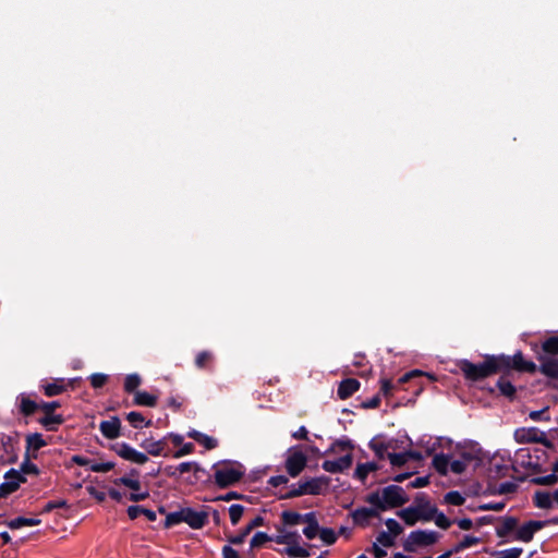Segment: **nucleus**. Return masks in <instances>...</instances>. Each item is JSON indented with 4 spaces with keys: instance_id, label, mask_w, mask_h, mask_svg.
Returning <instances> with one entry per match:
<instances>
[{
    "instance_id": "nucleus-1",
    "label": "nucleus",
    "mask_w": 558,
    "mask_h": 558,
    "mask_svg": "<svg viewBox=\"0 0 558 558\" xmlns=\"http://www.w3.org/2000/svg\"><path fill=\"white\" fill-rule=\"evenodd\" d=\"M366 501L379 510H386L404 505L408 501V497L402 487L389 485L381 493L375 492L369 494Z\"/></svg>"
},
{
    "instance_id": "nucleus-2",
    "label": "nucleus",
    "mask_w": 558,
    "mask_h": 558,
    "mask_svg": "<svg viewBox=\"0 0 558 558\" xmlns=\"http://www.w3.org/2000/svg\"><path fill=\"white\" fill-rule=\"evenodd\" d=\"M405 524L412 526L417 521H430L436 514V507H434L423 496H417L413 506L404 508L397 512Z\"/></svg>"
},
{
    "instance_id": "nucleus-3",
    "label": "nucleus",
    "mask_w": 558,
    "mask_h": 558,
    "mask_svg": "<svg viewBox=\"0 0 558 558\" xmlns=\"http://www.w3.org/2000/svg\"><path fill=\"white\" fill-rule=\"evenodd\" d=\"M352 445L350 441L338 440L329 449V452H344L335 460H325L322 464L324 471L332 474L342 473L351 468L353 463Z\"/></svg>"
},
{
    "instance_id": "nucleus-4",
    "label": "nucleus",
    "mask_w": 558,
    "mask_h": 558,
    "mask_svg": "<svg viewBox=\"0 0 558 558\" xmlns=\"http://www.w3.org/2000/svg\"><path fill=\"white\" fill-rule=\"evenodd\" d=\"M458 366L464 377L473 381L486 378L499 371L496 356H489L480 364L471 363L468 360H461L458 363Z\"/></svg>"
},
{
    "instance_id": "nucleus-5",
    "label": "nucleus",
    "mask_w": 558,
    "mask_h": 558,
    "mask_svg": "<svg viewBox=\"0 0 558 558\" xmlns=\"http://www.w3.org/2000/svg\"><path fill=\"white\" fill-rule=\"evenodd\" d=\"M244 473V468L239 463H223L218 465L215 470V483L219 487L226 488L238 483L243 477Z\"/></svg>"
},
{
    "instance_id": "nucleus-6",
    "label": "nucleus",
    "mask_w": 558,
    "mask_h": 558,
    "mask_svg": "<svg viewBox=\"0 0 558 558\" xmlns=\"http://www.w3.org/2000/svg\"><path fill=\"white\" fill-rule=\"evenodd\" d=\"M439 539V534L435 531L417 530L409 534L404 542V549L407 551H414L416 547L429 546Z\"/></svg>"
},
{
    "instance_id": "nucleus-7",
    "label": "nucleus",
    "mask_w": 558,
    "mask_h": 558,
    "mask_svg": "<svg viewBox=\"0 0 558 558\" xmlns=\"http://www.w3.org/2000/svg\"><path fill=\"white\" fill-rule=\"evenodd\" d=\"M307 464L306 454L296 446L287 451L286 470L291 477H296Z\"/></svg>"
},
{
    "instance_id": "nucleus-8",
    "label": "nucleus",
    "mask_w": 558,
    "mask_h": 558,
    "mask_svg": "<svg viewBox=\"0 0 558 558\" xmlns=\"http://www.w3.org/2000/svg\"><path fill=\"white\" fill-rule=\"evenodd\" d=\"M498 361V368H514L518 371L534 373L536 371V365L531 361H525L522 353L518 352L513 356H496Z\"/></svg>"
},
{
    "instance_id": "nucleus-9",
    "label": "nucleus",
    "mask_w": 558,
    "mask_h": 558,
    "mask_svg": "<svg viewBox=\"0 0 558 558\" xmlns=\"http://www.w3.org/2000/svg\"><path fill=\"white\" fill-rule=\"evenodd\" d=\"M513 436L518 444L535 442V444L548 445L545 434L536 427L518 428V429H515Z\"/></svg>"
},
{
    "instance_id": "nucleus-10",
    "label": "nucleus",
    "mask_w": 558,
    "mask_h": 558,
    "mask_svg": "<svg viewBox=\"0 0 558 558\" xmlns=\"http://www.w3.org/2000/svg\"><path fill=\"white\" fill-rule=\"evenodd\" d=\"M4 482L0 485V498H5L10 494L17 490L20 485L26 481V478L16 470L11 469L4 475Z\"/></svg>"
},
{
    "instance_id": "nucleus-11",
    "label": "nucleus",
    "mask_w": 558,
    "mask_h": 558,
    "mask_svg": "<svg viewBox=\"0 0 558 558\" xmlns=\"http://www.w3.org/2000/svg\"><path fill=\"white\" fill-rule=\"evenodd\" d=\"M114 450L122 459L136 464H144L148 461L146 453L137 451L126 442L117 444Z\"/></svg>"
},
{
    "instance_id": "nucleus-12",
    "label": "nucleus",
    "mask_w": 558,
    "mask_h": 558,
    "mask_svg": "<svg viewBox=\"0 0 558 558\" xmlns=\"http://www.w3.org/2000/svg\"><path fill=\"white\" fill-rule=\"evenodd\" d=\"M546 525L544 521H529L515 530L514 539L529 543L534 534Z\"/></svg>"
},
{
    "instance_id": "nucleus-13",
    "label": "nucleus",
    "mask_w": 558,
    "mask_h": 558,
    "mask_svg": "<svg viewBox=\"0 0 558 558\" xmlns=\"http://www.w3.org/2000/svg\"><path fill=\"white\" fill-rule=\"evenodd\" d=\"M208 515L204 511H196L192 508H183V522L192 529H202L207 523Z\"/></svg>"
},
{
    "instance_id": "nucleus-14",
    "label": "nucleus",
    "mask_w": 558,
    "mask_h": 558,
    "mask_svg": "<svg viewBox=\"0 0 558 558\" xmlns=\"http://www.w3.org/2000/svg\"><path fill=\"white\" fill-rule=\"evenodd\" d=\"M99 429L107 439H116L120 436L121 422L118 416H112L108 421H102Z\"/></svg>"
},
{
    "instance_id": "nucleus-15",
    "label": "nucleus",
    "mask_w": 558,
    "mask_h": 558,
    "mask_svg": "<svg viewBox=\"0 0 558 558\" xmlns=\"http://www.w3.org/2000/svg\"><path fill=\"white\" fill-rule=\"evenodd\" d=\"M303 522L306 523V526L303 529V534L307 539H314L318 535V531L320 526L318 524L316 513L307 512L304 514Z\"/></svg>"
},
{
    "instance_id": "nucleus-16",
    "label": "nucleus",
    "mask_w": 558,
    "mask_h": 558,
    "mask_svg": "<svg viewBox=\"0 0 558 558\" xmlns=\"http://www.w3.org/2000/svg\"><path fill=\"white\" fill-rule=\"evenodd\" d=\"M359 388V380L354 378H348L340 383L337 393L340 399L345 400L350 398L354 392H356Z\"/></svg>"
},
{
    "instance_id": "nucleus-17",
    "label": "nucleus",
    "mask_w": 558,
    "mask_h": 558,
    "mask_svg": "<svg viewBox=\"0 0 558 558\" xmlns=\"http://www.w3.org/2000/svg\"><path fill=\"white\" fill-rule=\"evenodd\" d=\"M141 447L144 448L148 454L158 457L162 454L163 449L166 447V441L165 439H145L142 441Z\"/></svg>"
},
{
    "instance_id": "nucleus-18",
    "label": "nucleus",
    "mask_w": 558,
    "mask_h": 558,
    "mask_svg": "<svg viewBox=\"0 0 558 558\" xmlns=\"http://www.w3.org/2000/svg\"><path fill=\"white\" fill-rule=\"evenodd\" d=\"M539 371L550 377L558 378V359L557 357H544Z\"/></svg>"
},
{
    "instance_id": "nucleus-19",
    "label": "nucleus",
    "mask_w": 558,
    "mask_h": 558,
    "mask_svg": "<svg viewBox=\"0 0 558 558\" xmlns=\"http://www.w3.org/2000/svg\"><path fill=\"white\" fill-rule=\"evenodd\" d=\"M518 520L513 517L502 518L501 524L496 527V534L498 537H506L512 531L517 530Z\"/></svg>"
},
{
    "instance_id": "nucleus-20",
    "label": "nucleus",
    "mask_w": 558,
    "mask_h": 558,
    "mask_svg": "<svg viewBox=\"0 0 558 558\" xmlns=\"http://www.w3.org/2000/svg\"><path fill=\"white\" fill-rule=\"evenodd\" d=\"M534 506L539 509L553 508L551 493L545 490H537L533 495Z\"/></svg>"
},
{
    "instance_id": "nucleus-21",
    "label": "nucleus",
    "mask_w": 558,
    "mask_h": 558,
    "mask_svg": "<svg viewBox=\"0 0 558 558\" xmlns=\"http://www.w3.org/2000/svg\"><path fill=\"white\" fill-rule=\"evenodd\" d=\"M279 534L275 537L277 544L291 546L300 541L301 536L298 532H289L282 529L278 530Z\"/></svg>"
},
{
    "instance_id": "nucleus-22",
    "label": "nucleus",
    "mask_w": 558,
    "mask_h": 558,
    "mask_svg": "<svg viewBox=\"0 0 558 558\" xmlns=\"http://www.w3.org/2000/svg\"><path fill=\"white\" fill-rule=\"evenodd\" d=\"M128 515L131 520H135L138 515H145L151 522L157 519L156 512L141 506H130L128 508Z\"/></svg>"
},
{
    "instance_id": "nucleus-23",
    "label": "nucleus",
    "mask_w": 558,
    "mask_h": 558,
    "mask_svg": "<svg viewBox=\"0 0 558 558\" xmlns=\"http://www.w3.org/2000/svg\"><path fill=\"white\" fill-rule=\"evenodd\" d=\"M378 510L375 508H359L353 512V520L356 523H364L367 522L371 518L378 515Z\"/></svg>"
},
{
    "instance_id": "nucleus-24",
    "label": "nucleus",
    "mask_w": 558,
    "mask_h": 558,
    "mask_svg": "<svg viewBox=\"0 0 558 558\" xmlns=\"http://www.w3.org/2000/svg\"><path fill=\"white\" fill-rule=\"evenodd\" d=\"M377 470L378 464L375 462L359 463L356 465L354 476L361 482H364L369 473L375 472Z\"/></svg>"
},
{
    "instance_id": "nucleus-25",
    "label": "nucleus",
    "mask_w": 558,
    "mask_h": 558,
    "mask_svg": "<svg viewBox=\"0 0 558 558\" xmlns=\"http://www.w3.org/2000/svg\"><path fill=\"white\" fill-rule=\"evenodd\" d=\"M134 402L137 405H144V407H155L157 403V397L154 395H150L146 391H136L134 395Z\"/></svg>"
},
{
    "instance_id": "nucleus-26",
    "label": "nucleus",
    "mask_w": 558,
    "mask_h": 558,
    "mask_svg": "<svg viewBox=\"0 0 558 558\" xmlns=\"http://www.w3.org/2000/svg\"><path fill=\"white\" fill-rule=\"evenodd\" d=\"M450 458L447 454L440 453L433 458V465L436 471L441 475H447L449 471Z\"/></svg>"
},
{
    "instance_id": "nucleus-27",
    "label": "nucleus",
    "mask_w": 558,
    "mask_h": 558,
    "mask_svg": "<svg viewBox=\"0 0 558 558\" xmlns=\"http://www.w3.org/2000/svg\"><path fill=\"white\" fill-rule=\"evenodd\" d=\"M47 445L46 440L43 438V435L39 433L29 434L26 437V449L27 452L29 450L37 451L40 448Z\"/></svg>"
},
{
    "instance_id": "nucleus-28",
    "label": "nucleus",
    "mask_w": 558,
    "mask_h": 558,
    "mask_svg": "<svg viewBox=\"0 0 558 558\" xmlns=\"http://www.w3.org/2000/svg\"><path fill=\"white\" fill-rule=\"evenodd\" d=\"M189 436L192 437L193 439H195L201 445H203L206 449H214L218 445V441L215 438H213L208 435L202 434L199 432L194 430V432L190 433Z\"/></svg>"
},
{
    "instance_id": "nucleus-29",
    "label": "nucleus",
    "mask_w": 558,
    "mask_h": 558,
    "mask_svg": "<svg viewBox=\"0 0 558 558\" xmlns=\"http://www.w3.org/2000/svg\"><path fill=\"white\" fill-rule=\"evenodd\" d=\"M39 519L34 518H23L19 517L8 522V526L12 530L21 529L23 526H35L40 524Z\"/></svg>"
},
{
    "instance_id": "nucleus-30",
    "label": "nucleus",
    "mask_w": 558,
    "mask_h": 558,
    "mask_svg": "<svg viewBox=\"0 0 558 558\" xmlns=\"http://www.w3.org/2000/svg\"><path fill=\"white\" fill-rule=\"evenodd\" d=\"M63 379H57L53 383L44 386V391L47 397H53L62 393L65 390Z\"/></svg>"
},
{
    "instance_id": "nucleus-31",
    "label": "nucleus",
    "mask_w": 558,
    "mask_h": 558,
    "mask_svg": "<svg viewBox=\"0 0 558 558\" xmlns=\"http://www.w3.org/2000/svg\"><path fill=\"white\" fill-rule=\"evenodd\" d=\"M304 514L294 511H283L281 513V521L284 525H298L303 522Z\"/></svg>"
},
{
    "instance_id": "nucleus-32",
    "label": "nucleus",
    "mask_w": 558,
    "mask_h": 558,
    "mask_svg": "<svg viewBox=\"0 0 558 558\" xmlns=\"http://www.w3.org/2000/svg\"><path fill=\"white\" fill-rule=\"evenodd\" d=\"M46 415L40 418V424L48 430H54V425H60L63 422V417L59 414L45 413Z\"/></svg>"
},
{
    "instance_id": "nucleus-33",
    "label": "nucleus",
    "mask_w": 558,
    "mask_h": 558,
    "mask_svg": "<svg viewBox=\"0 0 558 558\" xmlns=\"http://www.w3.org/2000/svg\"><path fill=\"white\" fill-rule=\"evenodd\" d=\"M301 484L304 494L318 495L322 492L323 483L322 480L319 478H312Z\"/></svg>"
},
{
    "instance_id": "nucleus-34",
    "label": "nucleus",
    "mask_w": 558,
    "mask_h": 558,
    "mask_svg": "<svg viewBox=\"0 0 558 558\" xmlns=\"http://www.w3.org/2000/svg\"><path fill=\"white\" fill-rule=\"evenodd\" d=\"M284 553L291 558H305L310 556V551L300 546L299 542L284 548Z\"/></svg>"
},
{
    "instance_id": "nucleus-35",
    "label": "nucleus",
    "mask_w": 558,
    "mask_h": 558,
    "mask_svg": "<svg viewBox=\"0 0 558 558\" xmlns=\"http://www.w3.org/2000/svg\"><path fill=\"white\" fill-rule=\"evenodd\" d=\"M126 420L129 421V423L134 427V428H142L144 425L145 426H150L151 425V421H147L145 422V418L144 416L142 415V413L140 412H130L128 415H126Z\"/></svg>"
},
{
    "instance_id": "nucleus-36",
    "label": "nucleus",
    "mask_w": 558,
    "mask_h": 558,
    "mask_svg": "<svg viewBox=\"0 0 558 558\" xmlns=\"http://www.w3.org/2000/svg\"><path fill=\"white\" fill-rule=\"evenodd\" d=\"M497 387L500 391V393L505 397L512 398L515 393L514 386L506 378L501 377L497 381Z\"/></svg>"
},
{
    "instance_id": "nucleus-37",
    "label": "nucleus",
    "mask_w": 558,
    "mask_h": 558,
    "mask_svg": "<svg viewBox=\"0 0 558 558\" xmlns=\"http://www.w3.org/2000/svg\"><path fill=\"white\" fill-rule=\"evenodd\" d=\"M38 408L39 405L28 397L21 398L20 410L24 415L33 414Z\"/></svg>"
},
{
    "instance_id": "nucleus-38",
    "label": "nucleus",
    "mask_w": 558,
    "mask_h": 558,
    "mask_svg": "<svg viewBox=\"0 0 558 558\" xmlns=\"http://www.w3.org/2000/svg\"><path fill=\"white\" fill-rule=\"evenodd\" d=\"M480 543V538L471 535H465L461 542H459L452 549L454 553H459L463 549L472 547Z\"/></svg>"
},
{
    "instance_id": "nucleus-39",
    "label": "nucleus",
    "mask_w": 558,
    "mask_h": 558,
    "mask_svg": "<svg viewBox=\"0 0 558 558\" xmlns=\"http://www.w3.org/2000/svg\"><path fill=\"white\" fill-rule=\"evenodd\" d=\"M318 535L324 544L332 545L337 541V534L332 529L329 527H320L318 531Z\"/></svg>"
},
{
    "instance_id": "nucleus-40",
    "label": "nucleus",
    "mask_w": 558,
    "mask_h": 558,
    "mask_svg": "<svg viewBox=\"0 0 558 558\" xmlns=\"http://www.w3.org/2000/svg\"><path fill=\"white\" fill-rule=\"evenodd\" d=\"M557 472H554L551 474L545 475V476H537L532 478V483L536 485H543V486H553L558 483V475Z\"/></svg>"
},
{
    "instance_id": "nucleus-41",
    "label": "nucleus",
    "mask_w": 558,
    "mask_h": 558,
    "mask_svg": "<svg viewBox=\"0 0 558 558\" xmlns=\"http://www.w3.org/2000/svg\"><path fill=\"white\" fill-rule=\"evenodd\" d=\"M141 385V377L137 374H130L125 377L124 389L128 392L134 391Z\"/></svg>"
},
{
    "instance_id": "nucleus-42",
    "label": "nucleus",
    "mask_w": 558,
    "mask_h": 558,
    "mask_svg": "<svg viewBox=\"0 0 558 558\" xmlns=\"http://www.w3.org/2000/svg\"><path fill=\"white\" fill-rule=\"evenodd\" d=\"M114 484H117V485H119V484L124 485V486H126L130 489L135 490V492L141 489L140 481L136 480V478H131L129 476H123V477L117 478L114 481Z\"/></svg>"
},
{
    "instance_id": "nucleus-43",
    "label": "nucleus",
    "mask_w": 558,
    "mask_h": 558,
    "mask_svg": "<svg viewBox=\"0 0 558 558\" xmlns=\"http://www.w3.org/2000/svg\"><path fill=\"white\" fill-rule=\"evenodd\" d=\"M181 522H183V509L168 513L166 517L165 526L170 527Z\"/></svg>"
},
{
    "instance_id": "nucleus-44",
    "label": "nucleus",
    "mask_w": 558,
    "mask_h": 558,
    "mask_svg": "<svg viewBox=\"0 0 558 558\" xmlns=\"http://www.w3.org/2000/svg\"><path fill=\"white\" fill-rule=\"evenodd\" d=\"M244 512V507L241 505H232L229 508L230 521L233 525H236Z\"/></svg>"
},
{
    "instance_id": "nucleus-45",
    "label": "nucleus",
    "mask_w": 558,
    "mask_h": 558,
    "mask_svg": "<svg viewBox=\"0 0 558 558\" xmlns=\"http://www.w3.org/2000/svg\"><path fill=\"white\" fill-rule=\"evenodd\" d=\"M445 501L449 505L461 506L465 498L459 492H449L445 495Z\"/></svg>"
},
{
    "instance_id": "nucleus-46",
    "label": "nucleus",
    "mask_w": 558,
    "mask_h": 558,
    "mask_svg": "<svg viewBox=\"0 0 558 558\" xmlns=\"http://www.w3.org/2000/svg\"><path fill=\"white\" fill-rule=\"evenodd\" d=\"M385 524L388 530L387 532L390 533L391 535H393V537L399 536L403 532V527L395 519H387L385 521Z\"/></svg>"
},
{
    "instance_id": "nucleus-47",
    "label": "nucleus",
    "mask_w": 558,
    "mask_h": 558,
    "mask_svg": "<svg viewBox=\"0 0 558 558\" xmlns=\"http://www.w3.org/2000/svg\"><path fill=\"white\" fill-rule=\"evenodd\" d=\"M271 538L268 534H266L265 532H257L251 539V547L252 548H255V547H260L263 546L265 543L269 542Z\"/></svg>"
},
{
    "instance_id": "nucleus-48",
    "label": "nucleus",
    "mask_w": 558,
    "mask_h": 558,
    "mask_svg": "<svg viewBox=\"0 0 558 558\" xmlns=\"http://www.w3.org/2000/svg\"><path fill=\"white\" fill-rule=\"evenodd\" d=\"M395 538L396 537H393V535H391L390 533L383 531L378 534L376 541L377 544H380L384 547H391L395 544Z\"/></svg>"
},
{
    "instance_id": "nucleus-49",
    "label": "nucleus",
    "mask_w": 558,
    "mask_h": 558,
    "mask_svg": "<svg viewBox=\"0 0 558 558\" xmlns=\"http://www.w3.org/2000/svg\"><path fill=\"white\" fill-rule=\"evenodd\" d=\"M546 353L558 354V337H550L543 343Z\"/></svg>"
},
{
    "instance_id": "nucleus-50",
    "label": "nucleus",
    "mask_w": 558,
    "mask_h": 558,
    "mask_svg": "<svg viewBox=\"0 0 558 558\" xmlns=\"http://www.w3.org/2000/svg\"><path fill=\"white\" fill-rule=\"evenodd\" d=\"M522 548L513 547L497 553V558H519L522 554Z\"/></svg>"
},
{
    "instance_id": "nucleus-51",
    "label": "nucleus",
    "mask_w": 558,
    "mask_h": 558,
    "mask_svg": "<svg viewBox=\"0 0 558 558\" xmlns=\"http://www.w3.org/2000/svg\"><path fill=\"white\" fill-rule=\"evenodd\" d=\"M388 457H389L390 463L395 466H401L409 461L405 452L389 453Z\"/></svg>"
},
{
    "instance_id": "nucleus-52",
    "label": "nucleus",
    "mask_w": 558,
    "mask_h": 558,
    "mask_svg": "<svg viewBox=\"0 0 558 558\" xmlns=\"http://www.w3.org/2000/svg\"><path fill=\"white\" fill-rule=\"evenodd\" d=\"M89 379H90V385L94 388H100L107 383L108 376L106 374L95 373L89 377Z\"/></svg>"
},
{
    "instance_id": "nucleus-53",
    "label": "nucleus",
    "mask_w": 558,
    "mask_h": 558,
    "mask_svg": "<svg viewBox=\"0 0 558 558\" xmlns=\"http://www.w3.org/2000/svg\"><path fill=\"white\" fill-rule=\"evenodd\" d=\"M433 519L435 520V524L438 527L444 529V530H447L448 527H450V525L452 523L442 512L438 513L436 511V514L434 515Z\"/></svg>"
},
{
    "instance_id": "nucleus-54",
    "label": "nucleus",
    "mask_w": 558,
    "mask_h": 558,
    "mask_svg": "<svg viewBox=\"0 0 558 558\" xmlns=\"http://www.w3.org/2000/svg\"><path fill=\"white\" fill-rule=\"evenodd\" d=\"M211 353L208 351L199 352L196 355L195 364L197 367L204 368L207 365V363L211 360Z\"/></svg>"
},
{
    "instance_id": "nucleus-55",
    "label": "nucleus",
    "mask_w": 558,
    "mask_h": 558,
    "mask_svg": "<svg viewBox=\"0 0 558 558\" xmlns=\"http://www.w3.org/2000/svg\"><path fill=\"white\" fill-rule=\"evenodd\" d=\"M449 469L454 474H461L466 469V461L465 460H453V461H450Z\"/></svg>"
},
{
    "instance_id": "nucleus-56",
    "label": "nucleus",
    "mask_w": 558,
    "mask_h": 558,
    "mask_svg": "<svg viewBox=\"0 0 558 558\" xmlns=\"http://www.w3.org/2000/svg\"><path fill=\"white\" fill-rule=\"evenodd\" d=\"M21 471L24 474H38V468L29 461V457L27 456L26 459L23 461L21 465Z\"/></svg>"
},
{
    "instance_id": "nucleus-57",
    "label": "nucleus",
    "mask_w": 558,
    "mask_h": 558,
    "mask_svg": "<svg viewBox=\"0 0 558 558\" xmlns=\"http://www.w3.org/2000/svg\"><path fill=\"white\" fill-rule=\"evenodd\" d=\"M251 532L245 527L243 531H241L236 535H232L228 537V542L232 545H240L243 544L245 538Z\"/></svg>"
},
{
    "instance_id": "nucleus-58",
    "label": "nucleus",
    "mask_w": 558,
    "mask_h": 558,
    "mask_svg": "<svg viewBox=\"0 0 558 558\" xmlns=\"http://www.w3.org/2000/svg\"><path fill=\"white\" fill-rule=\"evenodd\" d=\"M505 502H487L482 504L477 507V510L481 511H501L505 508Z\"/></svg>"
},
{
    "instance_id": "nucleus-59",
    "label": "nucleus",
    "mask_w": 558,
    "mask_h": 558,
    "mask_svg": "<svg viewBox=\"0 0 558 558\" xmlns=\"http://www.w3.org/2000/svg\"><path fill=\"white\" fill-rule=\"evenodd\" d=\"M93 472H109L114 468L113 462H101V463H93L89 465Z\"/></svg>"
},
{
    "instance_id": "nucleus-60",
    "label": "nucleus",
    "mask_w": 558,
    "mask_h": 558,
    "mask_svg": "<svg viewBox=\"0 0 558 558\" xmlns=\"http://www.w3.org/2000/svg\"><path fill=\"white\" fill-rule=\"evenodd\" d=\"M515 489H517V484H514L512 482H506V483L500 484L496 488V493L500 494V495H504V494L513 493V492H515Z\"/></svg>"
},
{
    "instance_id": "nucleus-61",
    "label": "nucleus",
    "mask_w": 558,
    "mask_h": 558,
    "mask_svg": "<svg viewBox=\"0 0 558 558\" xmlns=\"http://www.w3.org/2000/svg\"><path fill=\"white\" fill-rule=\"evenodd\" d=\"M194 450V445L192 442L184 444L179 450L173 453V458L179 459L186 454L192 453Z\"/></svg>"
},
{
    "instance_id": "nucleus-62",
    "label": "nucleus",
    "mask_w": 558,
    "mask_h": 558,
    "mask_svg": "<svg viewBox=\"0 0 558 558\" xmlns=\"http://www.w3.org/2000/svg\"><path fill=\"white\" fill-rule=\"evenodd\" d=\"M177 470L180 474L191 472V471L197 472L198 465L195 462H182L181 464H179Z\"/></svg>"
},
{
    "instance_id": "nucleus-63",
    "label": "nucleus",
    "mask_w": 558,
    "mask_h": 558,
    "mask_svg": "<svg viewBox=\"0 0 558 558\" xmlns=\"http://www.w3.org/2000/svg\"><path fill=\"white\" fill-rule=\"evenodd\" d=\"M221 553L223 558H241L239 553L231 545H225Z\"/></svg>"
},
{
    "instance_id": "nucleus-64",
    "label": "nucleus",
    "mask_w": 558,
    "mask_h": 558,
    "mask_svg": "<svg viewBox=\"0 0 558 558\" xmlns=\"http://www.w3.org/2000/svg\"><path fill=\"white\" fill-rule=\"evenodd\" d=\"M148 496H149V493L147 490H145V492L133 490L130 494V500L137 502V501L145 500L146 498H148Z\"/></svg>"
}]
</instances>
